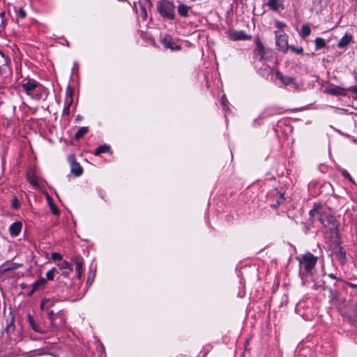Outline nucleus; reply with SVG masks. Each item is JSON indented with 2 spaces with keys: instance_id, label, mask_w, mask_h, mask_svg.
<instances>
[{
  "instance_id": "obj_1",
  "label": "nucleus",
  "mask_w": 357,
  "mask_h": 357,
  "mask_svg": "<svg viewBox=\"0 0 357 357\" xmlns=\"http://www.w3.org/2000/svg\"><path fill=\"white\" fill-rule=\"evenodd\" d=\"M310 215L311 217L319 215L320 222L326 227L333 229L336 227L335 218L331 215L329 209L321 206H315L310 210Z\"/></svg>"
},
{
  "instance_id": "obj_2",
  "label": "nucleus",
  "mask_w": 357,
  "mask_h": 357,
  "mask_svg": "<svg viewBox=\"0 0 357 357\" xmlns=\"http://www.w3.org/2000/svg\"><path fill=\"white\" fill-rule=\"evenodd\" d=\"M20 86L29 96L36 100L41 98L43 86L36 81L30 79H24Z\"/></svg>"
},
{
  "instance_id": "obj_3",
  "label": "nucleus",
  "mask_w": 357,
  "mask_h": 357,
  "mask_svg": "<svg viewBox=\"0 0 357 357\" xmlns=\"http://www.w3.org/2000/svg\"><path fill=\"white\" fill-rule=\"evenodd\" d=\"M157 10L163 17L168 20H174L175 17V7L172 1H159L157 3Z\"/></svg>"
},
{
  "instance_id": "obj_4",
  "label": "nucleus",
  "mask_w": 357,
  "mask_h": 357,
  "mask_svg": "<svg viewBox=\"0 0 357 357\" xmlns=\"http://www.w3.org/2000/svg\"><path fill=\"white\" fill-rule=\"evenodd\" d=\"M301 267H303L307 273L310 272L314 267L317 257L308 252L301 255L298 258Z\"/></svg>"
},
{
  "instance_id": "obj_5",
  "label": "nucleus",
  "mask_w": 357,
  "mask_h": 357,
  "mask_svg": "<svg viewBox=\"0 0 357 357\" xmlns=\"http://www.w3.org/2000/svg\"><path fill=\"white\" fill-rule=\"evenodd\" d=\"M276 45L282 52H286L288 49L287 36L281 32L275 31Z\"/></svg>"
},
{
  "instance_id": "obj_6",
  "label": "nucleus",
  "mask_w": 357,
  "mask_h": 357,
  "mask_svg": "<svg viewBox=\"0 0 357 357\" xmlns=\"http://www.w3.org/2000/svg\"><path fill=\"white\" fill-rule=\"evenodd\" d=\"M231 40H248L251 39V36L248 35L244 31H231L228 33Z\"/></svg>"
},
{
  "instance_id": "obj_7",
  "label": "nucleus",
  "mask_w": 357,
  "mask_h": 357,
  "mask_svg": "<svg viewBox=\"0 0 357 357\" xmlns=\"http://www.w3.org/2000/svg\"><path fill=\"white\" fill-rule=\"evenodd\" d=\"M47 314L48 319L50 321L52 329H54L58 325L61 326L63 324V320L61 315L57 314L56 317H54V314L52 310L48 311Z\"/></svg>"
},
{
  "instance_id": "obj_8",
  "label": "nucleus",
  "mask_w": 357,
  "mask_h": 357,
  "mask_svg": "<svg viewBox=\"0 0 357 357\" xmlns=\"http://www.w3.org/2000/svg\"><path fill=\"white\" fill-rule=\"evenodd\" d=\"M161 43L166 48H169L171 50H179L181 46L177 45L174 40L169 36H165L161 39Z\"/></svg>"
},
{
  "instance_id": "obj_9",
  "label": "nucleus",
  "mask_w": 357,
  "mask_h": 357,
  "mask_svg": "<svg viewBox=\"0 0 357 357\" xmlns=\"http://www.w3.org/2000/svg\"><path fill=\"white\" fill-rule=\"evenodd\" d=\"M325 92L333 96H345L347 90L338 86L330 85L326 89Z\"/></svg>"
},
{
  "instance_id": "obj_10",
  "label": "nucleus",
  "mask_w": 357,
  "mask_h": 357,
  "mask_svg": "<svg viewBox=\"0 0 357 357\" xmlns=\"http://www.w3.org/2000/svg\"><path fill=\"white\" fill-rule=\"evenodd\" d=\"M276 76L284 85H292L296 89L298 87L294 77L283 75L280 73H277Z\"/></svg>"
},
{
  "instance_id": "obj_11",
  "label": "nucleus",
  "mask_w": 357,
  "mask_h": 357,
  "mask_svg": "<svg viewBox=\"0 0 357 357\" xmlns=\"http://www.w3.org/2000/svg\"><path fill=\"white\" fill-rule=\"evenodd\" d=\"M71 261L75 264L77 275L80 279L82 275L83 259L79 256H75L72 258Z\"/></svg>"
},
{
  "instance_id": "obj_12",
  "label": "nucleus",
  "mask_w": 357,
  "mask_h": 357,
  "mask_svg": "<svg viewBox=\"0 0 357 357\" xmlns=\"http://www.w3.org/2000/svg\"><path fill=\"white\" fill-rule=\"evenodd\" d=\"M267 6L272 10L280 12L284 9L283 0H268Z\"/></svg>"
},
{
  "instance_id": "obj_13",
  "label": "nucleus",
  "mask_w": 357,
  "mask_h": 357,
  "mask_svg": "<svg viewBox=\"0 0 357 357\" xmlns=\"http://www.w3.org/2000/svg\"><path fill=\"white\" fill-rule=\"evenodd\" d=\"M73 101V91L69 89L66 93V104L63 110V114L68 115L70 113V107L71 106Z\"/></svg>"
},
{
  "instance_id": "obj_14",
  "label": "nucleus",
  "mask_w": 357,
  "mask_h": 357,
  "mask_svg": "<svg viewBox=\"0 0 357 357\" xmlns=\"http://www.w3.org/2000/svg\"><path fill=\"white\" fill-rule=\"evenodd\" d=\"M27 179L29 182L35 188H39V178L36 176V172L33 169H29L27 172Z\"/></svg>"
},
{
  "instance_id": "obj_15",
  "label": "nucleus",
  "mask_w": 357,
  "mask_h": 357,
  "mask_svg": "<svg viewBox=\"0 0 357 357\" xmlns=\"http://www.w3.org/2000/svg\"><path fill=\"white\" fill-rule=\"evenodd\" d=\"M22 229V223L20 222H15L13 223L9 227V231L11 236H17Z\"/></svg>"
},
{
  "instance_id": "obj_16",
  "label": "nucleus",
  "mask_w": 357,
  "mask_h": 357,
  "mask_svg": "<svg viewBox=\"0 0 357 357\" xmlns=\"http://www.w3.org/2000/svg\"><path fill=\"white\" fill-rule=\"evenodd\" d=\"M352 36L349 33H345L344 36L340 39L337 44L339 48H344L347 46L351 41Z\"/></svg>"
},
{
  "instance_id": "obj_17",
  "label": "nucleus",
  "mask_w": 357,
  "mask_h": 357,
  "mask_svg": "<svg viewBox=\"0 0 357 357\" xmlns=\"http://www.w3.org/2000/svg\"><path fill=\"white\" fill-rule=\"evenodd\" d=\"M27 318H28V321H29V324L30 325V326L31 327V328L37 332V333H45V331L44 330H42L39 326L34 321V319L31 316V314H28L27 316Z\"/></svg>"
},
{
  "instance_id": "obj_18",
  "label": "nucleus",
  "mask_w": 357,
  "mask_h": 357,
  "mask_svg": "<svg viewBox=\"0 0 357 357\" xmlns=\"http://www.w3.org/2000/svg\"><path fill=\"white\" fill-rule=\"evenodd\" d=\"M45 282H46V280L44 278H40L38 280H37L36 282H35L32 284V289L30 291V292L29 293V296L32 295L40 287H43L45 284Z\"/></svg>"
},
{
  "instance_id": "obj_19",
  "label": "nucleus",
  "mask_w": 357,
  "mask_h": 357,
  "mask_svg": "<svg viewBox=\"0 0 357 357\" xmlns=\"http://www.w3.org/2000/svg\"><path fill=\"white\" fill-rule=\"evenodd\" d=\"M190 9V6L183 3H181L178 7V12L181 16L187 17L188 15V12Z\"/></svg>"
},
{
  "instance_id": "obj_20",
  "label": "nucleus",
  "mask_w": 357,
  "mask_h": 357,
  "mask_svg": "<svg viewBox=\"0 0 357 357\" xmlns=\"http://www.w3.org/2000/svg\"><path fill=\"white\" fill-rule=\"evenodd\" d=\"M71 172L77 176L82 175L83 169L82 167L77 162L71 163Z\"/></svg>"
},
{
  "instance_id": "obj_21",
  "label": "nucleus",
  "mask_w": 357,
  "mask_h": 357,
  "mask_svg": "<svg viewBox=\"0 0 357 357\" xmlns=\"http://www.w3.org/2000/svg\"><path fill=\"white\" fill-rule=\"evenodd\" d=\"M20 266H21L20 264H18L17 263H10L8 264H3L2 266V273H6L7 271H11V270H15L18 268Z\"/></svg>"
},
{
  "instance_id": "obj_22",
  "label": "nucleus",
  "mask_w": 357,
  "mask_h": 357,
  "mask_svg": "<svg viewBox=\"0 0 357 357\" xmlns=\"http://www.w3.org/2000/svg\"><path fill=\"white\" fill-rule=\"evenodd\" d=\"M89 131L88 127H81L75 134V139H78L83 137Z\"/></svg>"
},
{
  "instance_id": "obj_23",
  "label": "nucleus",
  "mask_w": 357,
  "mask_h": 357,
  "mask_svg": "<svg viewBox=\"0 0 357 357\" xmlns=\"http://www.w3.org/2000/svg\"><path fill=\"white\" fill-rule=\"evenodd\" d=\"M310 33H311V29L307 24H303L301 26V36L303 38L307 37L310 34Z\"/></svg>"
},
{
  "instance_id": "obj_24",
  "label": "nucleus",
  "mask_w": 357,
  "mask_h": 357,
  "mask_svg": "<svg viewBox=\"0 0 357 357\" xmlns=\"http://www.w3.org/2000/svg\"><path fill=\"white\" fill-rule=\"evenodd\" d=\"M110 149V146L109 145H106V144H104V145H101L100 146H98L96 151H95V155H99L102 153H106V152H108Z\"/></svg>"
},
{
  "instance_id": "obj_25",
  "label": "nucleus",
  "mask_w": 357,
  "mask_h": 357,
  "mask_svg": "<svg viewBox=\"0 0 357 357\" xmlns=\"http://www.w3.org/2000/svg\"><path fill=\"white\" fill-rule=\"evenodd\" d=\"M256 45H257V51L258 54L261 56V58H263L264 54V47L259 39L257 40Z\"/></svg>"
},
{
  "instance_id": "obj_26",
  "label": "nucleus",
  "mask_w": 357,
  "mask_h": 357,
  "mask_svg": "<svg viewBox=\"0 0 357 357\" xmlns=\"http://www.w3.org/2000/svg\"><path fill=\"white\" fill-rule=\"evenodd\" d=\"M315 45L317 49H321L326 45V43L324 38H317L315 39Z\"/></svg>"
},
{
  "instance_id": "obj_27",
  "label": "nucleus",
  "mask_w": 357,
  "mask_h": 357,
  "mask_svg": "<svg viewBox=\"0 0 357 357\" xmlns=\"http://www.w3.org/2000/svg\"><path fill=\"white\" fill-rule=\"evenodd\" d=\"M61 269H68L70 272H72L73 268L70 264L67 261H63L59 264Z\"/></svg>"
},
{
  "instance_id": "obj_28",
  "label": "nucleus",
  "mask_w": 357,
  "mask_h": 357,
  "mask_svg": "<svg viewBox=\"0 0 357 357\" xmlns=\"http://www.w3.org/2000/svg\"><path fill=\"white\" fill-rule=\"evenodd\" d=\"M139 3L140 4V15H141L142 17L143 18V20H145L147 18V12H146V6L140 3V1L139 2Z\"/></svg>"
},
{
  "instance_id": "obj_29",
  "label": "nucleus",
  "mask_w": 357,
  "mask_h": 357,
  "mask_svg": "<svg viewBox=\"0 0 357 357\" xmlns=\"http://www.w3.org/2000/svg\"><path fill=\"white\" fill-rule=\"evenodd\" d=\"M55 272H56V268H53L49 270L46 273V278H47V280H53L54 278Z\"/></svg>"
},
{
  "instance_id": "obj_30",
  "label": "nucleus",
  "mask_w": 357,
  "mask_h": 357,
  "mask_svg": "<svg viewBox=\"0 0 357 357\" xmlns=\"http://www.w3.org/2000/svg\"><path fill=\"white\" fill-rule=\"evenodd\" d=\"M7 58L1 52H0V68L5 66L7 64Z\"/></svg>"
},
{
  "instance_id": "obj_31",
  "label": "nucleus",
  "mask_w": 357,
  "mask_h": 357,
  "mask_svg": "<svg viewBox=\"0 0 357 357\" xmlns=\"http://www.w3.org/2000/svg\"><path fill=\"white\" fill-rule=\"evenodd\" d=\"M49 205H50V207L52 213L54 215H58L59 214V210L56 208V206H55V204H54L52 202L49 201Z\"/></svg>"
},
{
  "instance_id": "obj_32",
  "label": "nucleus",
  "mask_w": 357,
  "mask_h": 357,
  "mask_svg": "<svg viewBox=\"0 0 357 357\" xmlns=\"http://www.w3.org/2000/svg\"><path fill=\"white\" fill-rule=\"evenodd\" d=\"M289 48L297 54H302L303 52V49L302 47L298 48V47H296L291 45V46H289Z\"/></svg>"
},
{
  "instance_id": "obj_33",
  "label": "nucleus",
  "mask_w": 357,
  "mask_h": 357,
  "mask_svg": "<svg viewBox=\"0 0 357 357\" xmlns=\"http://www.w3.org/2000/svg\"><path fill=\"white\" fill-rule=\"evenodd\" d=\"M17 15L20 19H24L26 17V12L22 8H20L17 11Z\"/></svg>"
},
{
  "instance_id": "obj_34",
  "label": "nucleus",
  "mask_w": 357,
  "mask_h": 357,
  "mask_svg": "<svg viewBox=\"0 0 357 357\" xmlns=\"http://www.w3.org/2000/svg\"><path fill=\"white\" fill-rule=\"evenodd\" d=\"M51 257L53 260H61L62 259L61 255L58 252H53Z\"/></svg>"
},
{
  "instance_id": "obj_35",
  "label": "nucleus",
  "mask_w": 357,
  "mask_h": 357,
  "mask_svg": "<svg viewBox=\"0 0 357 357\" xmlns=\"http://www.w3.org/2000/svg\"><path fill=\"white\" fill-rule=\"evenodd\" d=\"M4 17H5V13L1 12L0 13V26H2L4 24Z\"/></svg>"
},
{
  "instance_id": "obj_36",
  "label": "nucleus",
  "mask_w": 357,
  "mask_h": 357,
  "mask_svg": "<svg viewBox=\"0 0 357 357\" xmlns=\"http://www.w3.org/2000/svg\"><path fill=\"white\" fill-rule=\"evenodd\" d=\"M14 328L13 321H12L9 324H8L6 327V332L7 333H10V331Z\"/></svg>"
},
{
  "instance_id": "obj_37",
  "label": "nucleus",
  "mask_w": 357,
  "mask_h": 357,
  "mask_svg": "<svg viewBox=\"0 0 357 357\" xmlns=\"http://www.w3.org/2000/svg\"><path fill=\"white\" fill-rule=\"evenodd\" d=\"M12 206L13 208H17L19 206V201L18 199L15 197L12 201Z\"/></svg>"
},
{
  "instance_id": "obj_38",
  "label": "nucleus",
  "mask_w": 357,
  "mask_h": 357,
  "mask_svg": "<svg viewBox=\"0 0 357 357\" xmlns=\"http://www.w3.org/2000/svg\"><path fill=\"white\" fill-rule=\"evenodd\" d=\"M48 303H49V300H47V299L43 300L41 302L40 307H41L42 310H44L47 306Z\"/></svg>"
},
{
  "instance_id": "obj_39",
  "label": "nucleus",
  "mask_w": 357,
  "mask_h": 357,
  "mask_svg": "<svg viewBox=\"0 0 357 357\" xmlns=\"http://www.w3.org/2000/svg\"><path fill=\"white\" fill-rule=\"evenodd\" d=\"M284 200V195H280V197L278 199V205H280L282 202H283Z\"/></svg>"
},
{
  "instance_id": "obj_40",
  "label": "nucleus",
  "mask_w": 357,
  "mask_h": 357,
  "mask_svg": "<svg viewBox=\"0 0 357 357\" xmlns=\"http://www.w3.org/2000/svg\"><path fill=\"white\" fill-rule=\"evenodd\" d=\"M275 26L278 28H282L284 27L285 25L281 22H279V21H276L275 22Z\"/></svg>"
},
{
  "instance_id": "obj_41",
  "label": "nucleus",
  "mask_w": 357,
  "mask_h": 357,
  "mask_svg": "<svg viewBox=\"0 0 357 357\" xmlns=\"http://www.w3.org/2000/svg\"><path fill=\"white\" fill-rule=\"evenodd\" d=\"M342 174L346 177V178H348L349 180H351V178L349 175V174L346 171V170H344L342 172Z\"/></svg>"
},
{
  "instance_id": "obj_42",
  "label": "nucleus",
  "mask_w": 357,
  "mask_h": 357,
  "mask_svg": "<svg viewBox=\"0 0 357 357\" xmlns=\"http://www.w3.org/2000/svg\"><path fill=\"white\" fill-rule=\"evenodd\" d=\"M226 102H227V99H226L225 96H223L222 97V103L224 105H226Z\"/></svg>"
},
{
  "instance_id": "obj_43",
  "label": "nucleus",
  "mask_w": 357,
  "mask_h": 357,
  "mask_svg": "<svg viewBox=\"0 0 357 357\" xmlns=\"http://www.w3.org/2000/svg\"><path fill=\"white\" fill-rule=\"evenodd\" d=\"M70 275V271H65L62 273V275H63L64 277H68Z\"/></svg>"
},
{
  "instance_id": "obj_44",
  "label": "nucleus",
  "mask_w": 357,
  "mask_h": 357,
  "mask_svg": "<svg viewBox=\"0 0 357 357\" xmlns=\"http://www.w3.org/2000/svg\"><path fill=\"white\" fill-rule=\"evenodd\" d=\"M149 6H152V3L151 0H144Z\"/></svg>"
},
{
  "instance_id": "obj_45",
  "label": "nucleus",
  "mask_w": 357,
  "mask_h": 357,
  "mask_svg": "<svg viewBox=\"0 0 357 357\" xmlns=\"http://www.w3.org/2000/svg\"><path fill=\"white\" fill-rule=\"evenodd\" d=\"M328 277H330V278H333V279H335V275H334L333 274H329V275H328Z\"/></svg>"
},
{
  "instance_id": "obj_46",
  "label": "nucleus",
  "mask_w": 357,
  "mask_h": 357,
  "mask_svg": "<svg viewBox=\"0 0 357 357\" xmlns=\"http://www.w3.org/2000/svg\"><path fill=\"white\" fill-rule=\"evenodd\" d=\"M349 285L351 286V287H357V285H354V284H350Z\"/></svg>"
}]
</instances>
